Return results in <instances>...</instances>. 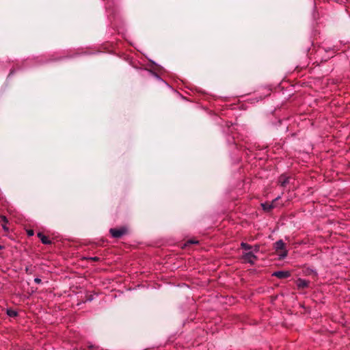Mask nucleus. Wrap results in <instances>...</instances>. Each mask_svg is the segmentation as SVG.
Listing matches in <instances>:
<instances>
[{
    "mask_svg": "<svg viewBox=\"0 0 350 350\" xmlns=\"http://www.w3.org/2000/svg\"><path fill=\"white\" fill-rule=\"evenodd\" d=\"M274 249L279 254L280 258H284L288 255V251L286 250L285 243L282 240H279L274 243Z\"/></svg>",
    "mask_w": 350,
    "mask_h": 350,
    "instance_id": "obj_1",
    "label": "nucleus"
},
{
    "mask_svg": "<svg viewBox=\"0 0 350 350\" xmlns=\"http://www.w3.org/2000/svg\"><path fill=\"white\" fill-rule=\"evenodd\" d=\"M128 232L126 227H121L120 228H111L109 232L112 237L119 239L122 236L125 235Z\"/></svg>",
    "mask_w": 350,
    "mask_h": 350,
    "instance_id": "obj_2",
    "label": "nucleus"
},
{
    "mask_svg": "<svg viewBox=\"0 0 350 350\" xmlns=\"http://www.w3.org/2000/svg\"><path fill=\"white\" fill-rule=\"evenodd\" d=\"M242 258L245 262L253 265L257 259V257L252 252H248L243 254Z\"/></svg>",
    "mask_w": 350,
    "mask_h": 350,
    "instance_id": "obj_3",
    "label": "nucleus"
},
{
    "mask_svg": "<svg viewBox=\"0 0 350 350\" xmlns=\"http://www.w3.org/2000/svg\"><path fill=\"white\" fill-rule=\"evenodd\" d=\"M281 198V196H278L277 198H275L271 203L269 202H265L261 204V206L262 207V209L265 211H269L274 207H275V202Z\"/></svg>",
    "mask_w": 350,
    "mask_h": 350,
    "instance_id": "obj_4",
    "label": "nucleus"
},
{
    "mask_svg": "<svg viewBox=\"0 0 350 350\" xmlns=\"http://www.w3.org/2000/svg\"><path fill=\"white\" fill-rule=\"evenodd\" d=\"M273 276L277 277L280 279L287 278L291 276V273L288 271H278L272 273Z\"/></svg>",
    "mask_w": 350,
    "mask_h": 350,
    "instance_id": "obj_5",
    "label": "nucleus"
},
{
    "mask_svg": "<svg viewBox=\"0 0 350 350\" xmlns=\"http://www.w3.org/2000/svg\"><path fill=\"white\" fill-rule=\"evenodd\" d=\"M310 282L308 280L299 278L296 281V285L298 289H304L305 288L308 287Z\"/></svg>",
    "mask_w": 350,
    "mask_h": 350,
    "instance_id": "obj_6",
    "label": "nucleus"
},
{
    "mask_svg": "<svg viewBox=\"0 0 350 350\" xmlns=\"http://www.w3.org/2000/svg\"><path fill=\"white\" fill-rule=\"evenodd\" d=\"M289 181L290 177L284 174H282L278 178V183L283 187H285L289 183Z\"/></svg>",
    "mask_w": 350,
    "mask_h": 350,
    "instance_id": "obj_7",
    "label": "nucleus"
},
{
    "mask_svg": "<svg viewBox=\"0 0 350 350\" xmlns=\"http://www.w3.org/2000/svg\"><path fill=\"white\" fill-rule=\"evenodd\" d=\"M38 237H39V239H40L41 242L43 244L49 245V244L51 243V241L49 239L48 237L44 235L43 233L38 232Z\"/></svg>",
    "mask_w": 350,
    "mask_h": 350,
    "instance_id": "obj_8",
    "label": "nucleus"
},
{
    "mask_svg": "<svg viewBox=\"0 0 350 350\" xmlns=\"http://www.w3.org/2000/svg\"><path fill=\"white\" fill-rule=\"evenodd\" d=\"M241 247L242 249L245 250H250L252 248V247L250 245H249L246 243H244V242H242L241 243Z\"/></svg>",
    "mask_w": 350,
    "mask_h": 350,
    "instance_id": "obj_9",
    "label": "nucleus"
},
{
    "mask_svg": "<svg viewBox=\"0 0 350 350\" xmlns=\"http://www.w3.org/2000/svg\"><path fill=\"white\" fill-rule=\"evenodd\" d=\"M0 218L1 219V220L3 221V223L5 224H8V220L7 219V217L4 215H0Z\"/></svg>",
    "mask_w": 350,
    "mask_h": 350,
    "instance_id": "obj_10",
    "label": "nucleus"
},
{
    "mask_svg": "<svg viewBox=\"0 0 350 350\" xmlns=\"http://www.w3.org/2000/svg\"><path fill=\"white\" fill-rule=\"evenodd\" d=\"M8 314L10 317H15L16 316L17 313L15 311H8Z\"/></svg>",
    "mask_w": 350,
    "mask_h": 350,
    "instance_id": "obj_11",
    "label": "nucleus"
},
{
    "mask_svg": "<svg viewBox=\"0 0 350 350\" xmlns=\"http://www.w3.org/2000/svg\"><path fill=\"white\" fill-rule=\"evenodd\" d=\"M2 228H3V230L5 232H8L9 231V228L7 226V224L5 223V224H2Z\"/></svg>",
    "mask_w": 350,
    "mask_h": 350,
    "instance_id": "obj_12",
    "label": "nucleus"
},
{
    "mask_svg": "<svg viewBox=\"0 0 350 350\" xmlns=\"http://www.w3.org/2000/svg\"><path fill=\"white\" fill-rule=\"evenodd\" d=\"M99 258L97 257V256H94V257H91L90 258V260H92V261H98L99 260Z\"/></svg>",
    "mask_w": 350,
    "mask_h": 350,
    "instance_id": "obj_13",
    "label": "nucleus"
},
{
    "mask_svg": "<svg viewBox=\"0 0 350 350\" xmlns=\"http://www.w3.org/2000/svg\"><path fill=\"white\" fill-rule=\"evenodd\" d=\"M34 282L36 283V284H40L42 282V280L40 278H36L34 279Z\"/></svg>",
    "mask_w": 350,
    "mask_h": 350,
    "instance_id": "obj_14",
    "label": "nucleus"
},
{
    "mask_svg": "<svg viewBox=\"0 0 350 350\" xmlns=\"http://www.w3.org/2000/svg\"><path fill=\"white\" fill-rule=\"evenodd\" d=\"M259 249H260L259 245H255V246H254V251L255 252H258L259 251Z\"/></svg>",
    "mask_w": 350,
    "mask_h": 350,
    "instance_id": "obj_15",
    "label": "nucleus"
},
{
    "mask_svg": "<svg viewBox=\"0 0 350 350\" xmlns=\"http://www.w3.org/2000/svg\"><path fill=\"white\" fill-rule=\"evenodd\" d=\"M27 234H28L29 236H32V235H33V231L32 230H28V231H27Z\"/></svg>",
    "mask_w": 350,
    "mask_h": 350,
    "instance_id": "obj_16",
    "label": "nucleus"
},
{
    "mask_svg": "<svg viewBox=\"0 0 350 350\" xmlns=\"http://www.w3.org/2000/svg\"><path fill=\"white\" fill-rule=\"evenodd\" d=\"M187 243H198V241H193V240H189V241H188V242H187Z\"/></svg>",
    "mask_w": 350,
    "mask_h": 350,
    "instance_id": "obj_17",
    "label": "nucleus"
},
{
    "mask_svg": "<svg viewBox=\"0 0 350 350\" xmlns=\"http://www.w3.org/2000/svg\"><path fill=\"white\" fill-rule=\"evenodd\" d=\"M2 248V247L0 245V250Z\"/></svg>",
    "mask_w": 350,
    "mask_h": 350,
    "instance_id": "obj_18",
    "label": "nucleus"
}]
</instances>
